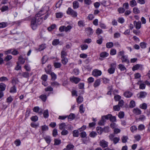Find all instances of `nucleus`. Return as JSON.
I'll list each match as a JSON object with an SVG mask.
<instances>
[{"label":"nucleus","instance_id":"obj_47","mask_svg":"<svg viewBox=\"0 0 150 150\" xmlns=\"http://www.w3.org/2000/svg\"><path fill=\"white\" fill-rule=\"evenodd\" d=\"M140 67V65L138 64H137L134 66L132 68V70L133 71H134L138 69Z\"/></svg>","mask_w":150,"mask_h":150},{"label":"nucleus","instance_id":"obj_37","mask_svg":"<svg viewBox=\"0 0 150 150\" xmlns=\"http://www.w3.org/2000/svg\"><path fill=\"white\" fill-rule=\"evenodd\" d=\"M113 44L112 42H108L106 44V47L108 48H110L113 47Z\"/></svg>","mask_w":150,"mask_h":150},{"label":"nucleus","instance_id":"obj_26","mask_svg":"<svg viewBox=\"0 0 150 150\" xmlns=\"http://www.w3.org/2000/svg\"><path fill=\"white\" fill-rule=\"evenodd\" d=\"M16 88L15 85L11 87L10 90V92L11 93H16Z\"/></svg>","mask_w":150,"mask_h":150},{"label":"nucleus","instance_id":"obj_23","mask_svg":"<svg viewBox=\"0 0 150 150\" xmlns=\"http://www.w3.org/2000/svg\"><path fill=\"white\" fill-rule=\"evenodd\" d=\"M62 58V62L64 65H65L67 63L68 59L66 57L61 58Z\"/></svg>","mask_w":150,"mask_h":150},{"label":"nucleus","instance_id":"obj_53","mask_svg":"<svg viewBox=\"0 0 150 150\" xmlns=\"http://www.w3.org/2000/svg\"><path fill=\"white\" fill-rule=\"evenodd\" d=\"M21 66L20 65V64L19 62H17V65L15 68V69L16 70H18L21 69Z\"/></svg>","mask_w":150,"mask_h":150},{"label":"nucleus","instance_id":"obj_3","mask_svg":"<svg viewBox=\"0 0 150 150\" xmlns=\"http://www.w3.org/2000/svg\"><path fill=\"white\" fill-rule=\"evenodd\" d=\"M116 63H112L110 65V67L108 70V71L110 74L114 73L115 71V67H116Z\"/></svg>","mask_w":150,"mask_h":150},{"label":"nucleus","instance_id":"obj_34","mask_svg":"<svg viewBox=\"0 0 150 150\" xmlns=\"http://www.w3.org/2000/svg\"><path fill=\"white\" fill-rule=\"evenodd\" d=\"M137 5V3L135 0H132L130 1V5L132 7H134Z\"/></svg>","mask_w":150,"mask_h":150},{"label":"nucleus","instance_id":"obj_57","mask_svg":"<svg viewBox=\"0 0 150 150\" xmlns=\"http://www.w3.org/2000/svg\"><path fill=\"white\" fill-rule=\"evenodd\" d=\"M120 106L118 105L113 106V109L115 111H118L120 110Z\"/></svg>","mask_w":150,"mask_h":150},{"label":"nucleus","instance_id":"obj_8","mask_svg":"<svg viewBox=\"0 0 150 150\" xmlns=\"http://www.w3.org/2000/svg\"><path fill=\"white\" fill-rule=\"evenodd\" d=\"M134 24L135 27L137 29H139L141 27V23L140 21L137 22L134 21Z\"/></svg>","mask_w":150,"mask_h":150},{"label":"nucleus","instance_id":"obj_45","mask_svg":"<svg viewBox=\"0 0 150 150\" xmlns=\"http://www.w3.org/2000/svg\"><path fill=\"white\" fill-rule=\"evenodd\" d=\"M8 81V79L6 77L2 76L0 78V81Z\"/></svg>","mask_w":150,"mask_h":150},{"label":"nucleus","instance_id":"obj_40","mask_svg":"<svg viewBox=\"0 0 150 150\" xmlns=\"http://www.w3.org/2000/svg\"><path fill=\"white\" fill-rule=\"evenodd\" d=\"M122 142L123 143H125L127 142L128 139V137L127 136H123L121 138Z\"/></svg>","mask_w":150,"mask_h":150},{"label":"nucleus","instance_id":"obj_38","mask_svg":"<svg viewBox=\"0 0 150 150\" xmlns=\"http://www.w3.org/2000/svg\"><path fill=\"white\" fill-rule=\"evenodd\" d=\"M54 145H58L61 143V140L58 139H55L54 140Z\"/></svg>","mask_w":150,"mask_h":150},{"label":"nucleus","instance_id":"obj_20","mask_svg":"<svg viewBox=\"0 0 150 150\" xmlns=\"http://www.w3.org/2000/svg\"><path fill=\"white\" fill-rule=\"evenodd\" d=\"M96 129L97 133L100 134H101L103 131V129L100 127H97Z\"/></svg>","mask_w":150,"mask_h":150},{"label":"nucleus","instance_id":"obj_24","mask_svg":"<svg viewBox=\"0 0 150 150\" xmlns=\"http://www.w3.org/2000/svg\"><path fill=\"white\" fill-rule=\"evenodd\" d=\"M83 101V98L82 96H79L76 99V101L78 103H80Z\"/></svg>","mask_w":150,"mask_h":150},{"label":"nucleus","instance_id":"obj_10","mask_svg":"<svg viewBox=\"0 0 150 150\" xmlns=\"http://www.w3.org/2000/svg\"><path fill=\"white\" fill-rule=\"evenodd\" d=\"M121 60L122 63H126L128 64L129 63V60L127 59L126 56H122L121 58Z\"/></svg>","mask_w":150,"mask_h":150},{"label":"nucleus","instance_id":"obj_33","mask_svg":"<svg viewBox=\"0 0 150 150\" xmlns=\"http://www.w3.org/2000/svg\"><path fill=\"white\" fill-rule=\"evenodd\" d=\"M78 25L80 27H84L85 26L84 22L83 21H80L78 22Z\"/></svg>","mask_w":150,"mask_h":150},{"label":"nucleus","instance_id":"obj_43","mask_svg":"<svg viewBox=\"0 0 150 150\" xmlns=\"http://www.w3.org/2000/svg\"><path fill=\"white\" fill-rule=\"evenodd\" d=\"M59 43V40L57 39H56L54 40L52 42V44L53 45H56Z\"/></svg>","mask_w":150,"mask_h":150},{"label":"nucleus","instance_id":"obj_21","mask_svg":"<svg viewBox=\"0 0 150 150\" xmlns=\"http://www.w3.org/2000/svg\"><path fill=\"white\" fill-rule=\"evenodd\" d=\"M44 139L47 144H49L50 143L51 141V139L50 136H47L44 137Z\"/></svg>","mask_w":150,"mask_h":150},{"label":"nucleus","instance_id":"obj_28","mask_svg":"<svg viewBox=\"0 0 150 150\" xmlns=\"http://www.w3.org/2000/svg\"><path fill=\"white\" fill-rule=\"evenodd\" d=\"M60 85L58 82L55 81L51 83V85L53 87H57Z\"/></svg>","mask_w":150,"mask_h":150},{"label":"nucleus","instance_id":"obj_63","mask_svg":"<svg viewBox=\"0 0 150 150\" xmlns=\"http://www.w3.org/2000/svg\"><path fill=\"white\" fill-rule=\"evenodd\" d=\"M84 3L87 5H90L92 4V1L91 0H84Z\"/></svg>","mask_w":150,"mask_h":150},{"label":"nucleus","instance_id":"obj_2","mask_svg":"<svg viewBox=\"0 0 150 150\" xmlns=\"http://www.w3.org/2000/svg\"><path fill=\"white\" fill-rule=\"evenodd\" d=\"M68 14L69 15L74 18H76L77 16V13L73 10L71 8H69L67 11Z\"/></svg>","mask_w":150,"mask_h":150},{"label":"nucleus","instance_id":"obj_56","mask_svg":"<svg viewBox=\"0 0 150 150\" xmlns=\"http://www.w3.org/2000/svg\"><path fill=\"white\" fill-rule=\"evenodd\" d=\"M52 135L54 137H56L57 135V130L56 129H54L52 132Z\"/></svg>","mask_w":150,"mask_h":150},{"label":"nucleus","instance_id":"obj_42","mask_svg":"<svg viewBox=\"0 0 150 150\" xmlns=\"http://www.w3.org/2000/svg\"><path fill=\"white\" fill-rule=\"evenodd\" d=\"M50 75L52 77V79L53 80H54L57 78V75L54 72L50 73Z\"/></svg>","mask_w":150,"mask_h":150},{"label":"nucleus","instance_id":"obj_32","mask_svg":"<svg viewBox=\"0 0 150 150\" xmlns=\"http://www.w3.org/2000/svg\"><path fill=\"white\" fill-rule=\"evenodd\" d=\"M40 98H41L42 101L45 102L47 99V97L45 95H42L40 96Z\"/></svg>","mask_w":150,"mask_h":150},{"label":"nucleus","instance_id":"obj_25","mask_svg":"<svg viewBox=\"0 0 150 150\" xmlns=\"http://www.w3.org/2000/svg\"><path fill=\"white\" fill-rule=\"evenodd\" d=\"M108 55L109 54L108 53L106 52H104L100 53V56L102 58H105L107 57Z\"/></svg>","mask_w":150,"mask_h":150},{"label":"nucleus","instance_id":"obj_15","mask_svg":"<svg viewBox=\"0 0 150 150\" xmlns=\"http://www.w3.org/2000/svg\"><path fill=\"white\" fill-rule=\"evenodd\" d=\"M132 95V93L129 91H127L124 93V95L125 97L127 98L130 97Z\"/></svg>","mask_w":150,"mask_h":150},{"label":"nucleus","instance_id":"obj_62","mask_svg":"<svg viewBox=\"0 0 150 150\" xmlns=\"http://www.w3.org/2000/svg\"><path fill=\"white\" fill-rule=\"evenodd\" d=\"M48 127L46 125L42 126L41 127V130L42 131H44L48 130Z\"/></svg>","mask_w":150,"mask_h":150},{"label":"nucleus","instance_id":"obj_12","mask_svg":"<svg viewBox=\"0 0 150 150\" xmlns=\"http://www.w3.org/2000/svg\"><path fill=\"white\" fill-rule=\"evenodd\" d=\"M133 113L136 115H138L141 113V110L138 108H134L133 110Z\"/></svg>","mask_w":150,"mask_h":150},{"label":"nucleus","instance_id":"obj_59","mask_svg":"<svg viewBox=\"0 0 150 150\" xmlns=\"http://www.w3.org/2000/svg\"><path fill=\"white\" fill-rule=\"evenodd\" d=\"M54 66L56 68H59L61 66V64L60 63L56 62L54 64Z\"/></svg>","mask_w":150,"mask_h":150},{"label":"nucleus","instance_id":"obj_30","mask_svg":"<svg viewBox=\"0 0 150 150\" xmlns=\"http://www.w3.org/2000/svg\"><path fill=\"white\" fill-rule=\"evenodd\" d=\"M43 116L45 118H47L49 116L48 111L47 110H46L44 111L43 113Z\"/></svg>","mask_w":150,"mask_h":150},{"label":"nucleus","instance_id":"obj_54","mask_svg":"<svg viewBox=\"0 0 150 150\" xmlns=\"http://www.w3.org/2000/svg\"><path fill=\"white\" fill-rule=\"evenodd\" d=\"M144 126L143 125H140L138 127V129L140 131L144 129Z\"/></svg>","mask_w":150,"mask_h":150},{"label":"nucleus","instance_id":"obj_55","mask_svg":"<svg viewBox=\"0 0 150 150\" xmlns=\"http://www.w3.org/2000/svg\"><path fill=\"white\" fill-rule=\"evenodd\" d=\"M116 53V51L115 49H111L110 52V54L113 55L115 54Z\"/></svg>","mask_w":150,"mask_h":150},{"label":"nucleus","instance_id":"obj_39","mask_svg":"<svg viewBox=\"0 0 150 150\" xmlns=\"http://www.w3.org/2000/svg\"><path fill=\"white\" fill-rule=\"evenodd\" d=\"M75 117V115L74 114L71 113L68 117V118L71 120H73Z\"/></svg>","mask_w":150,"mask_h":150},{"label":"nucleus","instance_id":"obj_35","mask_svg":"<svg viewBox=\"0 0 150 150\" xmlns=\"http://www.w3.org/2000/svg\"><path fill=\"white\" fill-rule=\"evenodd\" d=\"M12 58V56L11 55H7L4 58V60L7 62L11 60Z\"/></svg>","mask_w":150,"mask_h":150},{"label":"nucleus","instance_id":"obj_6","mask_svg":"<svg viewBox=\"0 0 150 150\" xmlns=\"http://www.w3.org/2000/svg\"><path fill=\"white\" fill-rule=\"evenodd\" d=\"M99 144L102 147L105 148L108 146V143L104 139H103L100 141Z\"/></svg>","mask_w":150,"mask_h":150},{"label":"nucleus","instance_id":"obj_1","mask_svg":"<svg viewBox=\"0 0 150 150\" xmlns=\"http://www.w3.org/2000/svg\"><path fill=\"white\" fill-rule=\"evenodd\" d=\"M42 11L41 10V12ZM40 11L36 14L34 17L32 18L31 21V26L33 30L35 29L38 25H40L42 22V18L40 16L41 15L40 13Z\"/></svg>","mask_w":150,"mask_h":150},{"label":"nucleus","instance_id":"obj_29","mask_svg":"<svg viewBox=\"0 0 150 150\" xmlns=\"http://www.w3.org/2000/svg\"><path fill=\"white\" fill-rule=\"evenodd\" d=\"M118 68L120 69L121 71H123L126 69V68L125 66L122 64H120L118 65Z\"/></svg>","mask_w":150,"mask_h":150},{"label":"nucleus","instance_id":"obj_7","mask_svg":"<svg viewBox=\"0 0 150 150\" xmlns=\"http://www.w3.org/2000/svg\"><path fill=\"white\" fill-rule=\"evenodd\" d=\"M70 80L71 81L74 82L76 84L78 83L81 80L80 79L75 77H70Z\"/></svg>","mask_w":150,"mask_h":150},{"label":"nucleus","instance_id":"obj_60","mask_svg":"<svg viewBox=\"0 0 150 150\" xmlns=\"http://www.w3.org/2000/svg\"><path fill=\"white\" fill-rule=\"evenodd\" d=\"M30 119L32 121L36 122L38 120V117L35 115L31 117Z\"/></svg>","mask_w":150,"mask_h":150},{"label":"nucleus","instance_id":"obj_31","mask_svg":"<svg viewBox=\"0 0 150 150\" xmlns=\"http://www.w3.org/2000/svg\"><path fill=\"white\" fill-rule=\"evenodd\" d=\"M46 48V46L45 45V44H42L40 46L39 48H38L37 50L39 51H40Z\"/></svg>","mask_w":150,"mask_h":150},{"label":"nucleus","instance_id":"obj_36","mask_svg":"<svg viewBox=\"0 0 150 150\" xmlns=\"http://www.w3.org/2000/svg\"><path fill=\"white\" fill-rule=\"evenodd\" d=\"M79 131L78 130H74L73 132V135L74 137H77L79 136Z\"/></svg>","mask_w":150,"mask_h":150},{"label":"nucleus","instance_id":"obj_64","mask_svg":"<svg viewBox=\"0 0 150 150\" xmlns=\"http://www.w3.org/2000/svg\"><path fill=\"white\" fill-rule=\"evenodd\" d=\"M79 111L81 113H83L84 112V110L83 109V105L81 104L79 107Z\"/></svg>","mask_w":150,"mask_h":150},{"label":"nucleus","instance_id":"obj_9","mask_svg":"<svg viewBox=\"0 0 150 150\" xmlns=\"http://www.w3.org/2000/svg\"><path fill=\"white\" fill-rule=\"evenodd\" d=\"M33 110L34 112H38L39 114H41L42 112V109H40V108L38 106L34 107Z\"/></svg>","mask_w":150,"mask_h":150},{"label":"nucleus","instance_id":"obj_52","mask_svg":"<svg viewBox=\"0 0 150 150\" xmlns=\"http://www.w3.org/2000/svg\"><path fill=\"white\" fill-rule=\"evenodd\" d=\"M14 143L16 146L20 145L21 142L19 139H16L14 142Z\"/></svg>","mask_w":150,"mask_h":150},{"label":"nucleus","instance_id":"obj_17","mask_svg":"<svg viewBox=\"0 0 150 150\" xmlns=\"http://www.w3.org/2000/svg\"><path fill=\"white\" fill-rule=\"evenodd\" d=\"M6 85L4 83H0V91H5Z\"/></svg>","mask_w":150,"mask_h":150},{"label":"nucleus","instance_id":"obj_41","mask_svg":"<svg viewBox=\"0 0 150 150\" xmlns=\"http://www.w3.org/2000/svg\"><path fill=\"white\" fill-rule=\"evenodd\" d=\"M135 106V102L133 100H132L131 101L129 106L130 108H133Z\"/></svg>","mask_w":150,"mask_h":150},{"label":"nucleus","instance_id":"obj_46","mask_svg":"<svg viewBox=\"0 0 150 150\" xmlns=\"http://www.w3.org/2000/svg\"><path fill=\"white\" fill-rule=\"evenodd\" d=\"M130 130L132 132H134L136 131L137 129V128L135 126H132L130 128Z\"/></svg>","mask_w":150,"mask_h":150},{"label":"nucleus","instance_id":"obj_27","mask_svg":"<svg viewBox=\"0 0 150 150\" xmlns=\"http://www.w3.org/2000/svg\"><path fill=\"white\" fill-rule=\"evenodd\" d=\"M146 95V93L144 91L141 92L139 93V97L141 98H144Z\"/></svg>","mask_w":150,"mask_h":150},{"label":"nucleus","instance_id":"obj_16","mask_svg":"<svg viewBox=\"0 0 150 150\" xmlns=\"http://www.w3.org/2000/svg\"><path fill=\"white\" fill-rule=\"evenodd\" d=\"M18 62L19 64H23L25 62V59L23 58L21 56H20L18 58Z\"/></svg>","mask_w":150,"mask_h":150},{"label":"nucleus","instance_id":"obj_4","mask_svg":"<svg viewBox=\"0 0 150 150\" xmlns=\"http://www.w3.org/2000/svg\"><path fill=\"white\" fill-rule=\"evenodd\" d=\"M114 135L112 134L109 136L110 139L111 141H113L115 144H116L119 142L120 139L119 137H115L114 138Z\"/></svg>","mask_w":150,"mask_h":150},{"label":"nucleus","instance_id":"obj_18","mask_svg":"<svg viewBox=\"0 0 150 150\" xmlns=\"http://www.w3.org/2000/svg\"><path fill=\"white\" fill-rule=\"evenodd\" d=\"M66 49L65 48H64L61 52V58L65 57L67 56V52L65 51Z\"/></svg>","mask_w":150,"mask_h":150},{"label":"nucleus","instance_id":"obj_61","mask_svg":"<svg viewBox=\"0 0 150 150\" xmlns=\"http://www.w3.org/2000/svg\"><path fill=\"white\" fill-rule=\"evenodd\" d=\"M56 17L57 18H61L63 15L62 13L61 12L56 13Z\"/></svg>","mask_w":150,"mask_h":150},{"label":"nucleus","instance_id":"obj_22","mask_svg":"<svg viewBox=\"0 0 150 150\" xmlns=\"http://www.w3.org/2000/svg\"><path fill=\"white\" fill-rule=\"evenodd\" d=\"M100 80L98 79L95 81L93 86L95 87H97L100 85Z\"/></svg>","mask_w":150,"mask_h":150},{"label":"nucleus","instance_id":"obj_5","mask_svg":"<svg viewBox=\"0 0 150 150\" xmlns=\"http://www.w3.org/2000/svg\"><path fill=\"white\" fill-rule=\"evenodd\" d=\"M101 71L97 69H94L92 72V75L95 77L100 76L101 75Z\"/></svg>","mask_w":150,"mask_h":150},{"label":"nucleus","instance_id":"obj_11","mask_svg":"<svg viewBox=\"0 0 150 150\" xmlns=\"http://www.w3.org/2000/svg\"><path fill=\"white\" fill-rule=\"evenodd\" d=\"M73 7L74 9H76L79 7V3L77 1H75L73 2Z\"/></svg>","mask_w":150,"mask_h":150},{"label":"nucleus","instance_id":"obj_51","mask_svg":"<svg viewBox=\"0 0 150 150\" xmlns=\"http://www.w3.org/2000/svg\"><path fill=\"white\" fill-rule=\"evenodd\" d=\"M97 134L96 133L94 132H92L89 134V136L92 137H94L96 136Z\"/></svg>","mask_w":150,"mask_h":150},{"label":"nucleus","instance_id":"obj_49","mask_svg":"<svg viewBox=\"0 0 150 150\" xmlns=\"http://www.w3.org/2000/svg\"><path fill=\"white\" fill-rule=\"evenodd\" d=\"M103 30L99 28H98L96 30V33L98 35H99L103 33Z\"/></svg>","mask_w":150,"mask_h":150},{"label":"nucleus","instance_id":"obj_44","mask_svg":"<svg viewBox=\"0 0 150 150\" xmlns=\"http://www.w3.org/2000/svg\"><path fill=\"white\" fill-rule=\"evenodd\" d=\"M22 76L24 77L28 78L29 77V73L27 72H23L22 73Z\"/></svg>","mask_w":150,"mask_h":150},{"label":"nucleus","instance_id":"obj_48","mask_svg":"<svg viewBox=\"0 0 150 150\" xmlns=\"http://www.w3.org/2000/svg\"><path fill=\"white\" fill-rule=\"evenodd\" d=\"M69 133L68 131L65 129L63 130L61 132V134L63 135H66L68 134Z\"/></svg>","mask_w":150,"mask_h":150},{"label":"nucleus","instance_id":"obj_19","mask_svg":"<svg viewBox=\"0 0 150 150\" xmlns=\"http://www.w3.org/2000/svg\"><path fill=\"white\" fill-rule=\"evenodd\" d=\"M66 125L65 123H62L59 125V129L62 130L66 128Z\"/></svg>","mask_w":150,"mask_h":150},{"label":"nucleus","instance_id":"obj_14","mask_svg":"<svg viewBox=\"0 0 150 150\" xmlns=\"http://www.w3.org/2000/svg\"><path fill=\"white\" fill-rule=\"evenodd\" d=\"M11 82L15 86V85L18 83L19 82V81L17 78L13 77L11 78Z\"/></svg>","mask_w":150,"mask_h":150},{"label":"nucleus","instance_id":"obj_13","mask_svg":"<svg viewBox=\"0 0 150 150\" xmlns=\"http://www.w3.org/2000/svg\"><path fill=\"white\" fill-rule=\"evenodd\" d=\"M87 31V33L88 35H90L93 34V30L90 27H88L86 29Z\"/></svg>","mask_w":150,"mask_h":150},{"label":"nucleus","instance_id":"obj_50","mask_svg":"<svg viewBox=\"0 0 150 150\" xmlns=\"http://www.w3.org/2000/svg\"><path fill=\"white\" fill-rule=\"evenodd\" d=\"M41 79L44 81H46L47 79V76L45 75H43L41 77Z\"/></svg>","mask_w":150,"mask_h":150},{"label":"nucleus","instance_id":"obj_58","mask_svg":"<svg viewBox=\"0 0 150 150\" xmlns=\"http://www.w3.org/2000/svg\"><path fill=\"white\" fill-rule=\"evenodd\" d=\"M84 83H80L79 85L78 86L79 89H82L84 88Z\"/></svg>","mask_w":150,"mask_h":150}]
</instances>
